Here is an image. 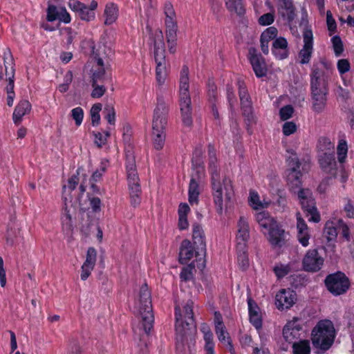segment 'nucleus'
<instances>
[{
	"label": "nucleus",
	"instance_id": "nucleus-6",
	"mask_svg": "<svg viewBox=\"0 0 354 354\" xmlns=\"http://www.w3.org/2000/svg\"><path fill=\"white\" fill-rule=\"evenodd\" d=\"M335 338L333 323L329 319L319 320L311 332V341L315 348L323 352L330 349Z\"/></svg>",
	"mask_w": 354,
	"mask_h": 354
},
{
	"label": "nucleus",
	"instance_id": "nucleus-48",
	"mask_svg": "<svg viewBox=\"0 0 354 354\" xmlns=\"http://www.w3.org/2000/svg\"><path fill=\"white\" fill-rule=\"evenodd\" d=\"M89 206L94 213H99L101 212L102 202L100 198L96 196H91L88 194Z\"/></svg>",
	"mask_w": 354,
	"mask_h": 354
},
{
	"label": "nucleus",
	"instance_id": "nucleus-29",
	"mask_svg": "<svg viewBox=\"0 0 354 354\" xmlns=\"http://www.w3.org/2000/svg\"><path fill=\"white\" fill-rule=\"evenodd\" d=\"M225 3L227 9L230 12H235L240 17L245 15V8L243 0H225Z\"/></svg>",
	"mask_w": 354,
	"mask_h": 354
},
{
	"label": "nucleus",
	"instance_id": "nucleus-35",
	"mask_svg": "<svg viewBox=\"0 0 354 354\" xmlns=\"http://www.w3.org/2000/svg\"><path fill=\"white\" fill-rule=\"evenodd\" d=\"M201 331L203 333V339L205 341V348H215V343L214 342V335L209 328L207 326H204L201 328Z\"/></svg>",
	"mask_w": 354,
	"mask_h": 354
},
{
	"label": "nucleus",
	"instance_id": "nucleus-58",
	"mask_svg": "<svg viewBox=\"0 0 354 354\" xmlns=\"http://www.w3.org/2000/svg\"><path fill=\"white\" fill-rule=\"evenodd\" d=\"M237 262L243 270H246L249 266V258L248 253L237 254Z\"/></svg>",
	"mask_w": 354,
	"mask_h": 354
},
{
	"label": "nucleus",
	"instance_id": "nucleus-14",
	"mask_svg": "<svg viewBox=\"0 0 354 354\" xmlns=\"http://www.w3.org/2000/svg\"><path fill=\"white\" fill-rule=\"evenodd\" d=\"M248 59L257 77L261 78L266 76L268 67L265 58L261 53H257L256 48H250L249 49Z\"/></svg>",
	"mask_w": 354,
	"mask_h": 354
},
{
	"label": "nucleus",
	"instance_id": "nucleus-46",
	"mask_svg": "<svg viewBox=\"0 0 354 354\" xmlns=\"http://www.w3.org/2000/svg\"><path fill=\"white\" fill-rule=\"evenodd\" d=\"M215 333L218 339L221 343H225L228 341L229 338H231L225 325L221 326H216Z\"/></svg>",
	"mask_w": 354,
	"mask_h": 354
},
{
	"label": "nucleus",
	"instance_id": "nucleus-54",
	"mask_svg": "<svg viewBox=\"0 0 354 354\" xmlns=\"http://www.w3.org/2000/svg\"><path fill=\"white\" fill-rule=\"evenodd\" d=\"M274 21V15L273 13L268 12L262 15L258 19V23L261 26H269Z\"/></svg>",
	"mask_w": 354,
	"mask_h": 354
},
{
	"label": "nucleus",
	"instance_id": "nucleus-56",
	"mask_svg": "<svg viewBox=\"0 0 354 354\" xmlns=\"http://www.w3.org/2000/svg\"><path fill=\"white\" fill-rule=\"evenodd\" d=\"M297 125L294 122H286L282 127L284 136H289L297 131Z\"/></svg>",
	"mask_w": 354,
	"mask_h": 354
},
{
	"label": "nucleus",
	"instance_id": "nucleus-55",
	"mask_svg": "<svg viewBox=\"0 0 354 354\" xmlns=\"http://www.w3.org/2000/svg\"><path fill=\"white\" fill-rule=\"evenodd\" d=\"M337 68L339 74L342 75L350 71L351 64L348 59H341L337 62Z\"/></svg>",
	"mask_w": 354,
	"mask_h": 354
},
{
	"label": "nucleus",
	"instance_id": "nucleus-39",
	"mask_svg": "<svg viewBox=\"0 0 354 354\" xmlns=\"http://www.w3.org/2000/svg\"><path fill=\"white\" fill-rule=\"evenodd\" d=\"M300 331L298 328L291 329L289 328L283 327V337L285 340L289 343H291L294 339H297L300 337Z\"/></svg>",
	"mask_w": 354,
	"mask_h": 354
},
{
	"label": "nucleus",
	"instance_id": "nucleus-52",
	"mask_svg": "<svg viewBox=\"0 0 354 354\" xmlns=\"http://www.w3.org/2000/svg\"><path fill=\"white\" fill-rule=\"evenodd\" d=\"M293 112L294 109L291 105L283 106L279 110L280 119L283 121L290 119L292 116Z\"/></svg>",
	"mask_w": 354,
	"mask_h": 354
},
{
	"label": "nucleus",
	"instance_id": "nucleus-27",
	"mask_svg": "<svg viewBox=\"0 0 354 354\" xmlns=\"http://www.w3.org/2000/svg\"><path fill=\"white\" fill-rule=\"evenodd\" d=\"M119 14V8L116 3L113 2L108 3L104 9V15H105V25H111L113 24L118 19Z\"/></svg>",
	"mask_w": 354,
	"mask_h": 354
},
{
	"label": "nucleus",
	"instance_id": "nucleus-3",
	"mask_svg": "<svg viewBox=\"0 0 354 354\" xmlns=\"http://www.w3.org/2000/svg\"><path fill=\"white\" fill-rule=\"evenodd\" d=\"M184 320L182 318L181 310L179 306H175L174 315L176 319V348L178 353H183L185 350V344L187 342V337L192 330H196V323L194 318L193 301H188L183 307Z\"/></svg>",
	"mask_w": 354,
	"mask_h": 354
},
{
	"label": "nucleus",
	"instance_id": "nucleus-18",
	"mask_svg": "<svg viewBox=\"0 0 354 354\" xmlns=\"http://www.w3.org/2000/svg\"><path fill=\"white\" fill-rule=\"evenodd\" d=\"M68 6L78 15V17L82 21L89 22L93 21L95 18V12L91 10L88 6L80 1H70Z\"/></svg>",
	"mask_w": 354,
	"mask_h": 354
},
{
	"label": "nucleus",
	"instance_id": "nucleus-19",
	"mask_svg": "<svg viewBox=\"0 0 354 354\" xmlns=\"http://www.w3.org/2000/svg\"><path fill=\"white\" fill-rule=\"evenodd\" d=\"M193 245L197 246V254L206 253L205 235L203 227L198 223L192 225Z\"/></svg>",
	"mask_w": 354,
	"mask_h": 354
},
{
	"label": "nucleus",
	"instance_id": "nucleus-36",
	"mask_svg": "<svg viewBox=\"0 0 354 354\" xmlns=\"http://www.w3.org/2000/svg\"><path fill=\"white\" fill-rule=\"evenodd\" d=\"M317 147L320 153L334 151V144L327 137H321L319 139Z\"/></svg>",
	"mask_w": 354,
	"mask_h": 354
},
{
	"label": "nucleus",
	"instance_id": "nucleus-24",
	"mask_svg": "<svg viewBox=\"0 0 354 354\" xmlns=\"http://www.w3.org/2000/svg\"><path fill=\"white\" fill-rule=\"evenodd\" d=\"M279 15L289 24L292 23L295 17V8L292 0H281L278 7Z\"/></svg>",
	"mask_w": 354,
	"mask_h": 354
},
{
	"label": "nucleus",
	"instance_id": "nucleus-13",
	"mask_svg": "<svg viewBox=\"0 0 354 354\" xmlns=\"http://www.w3.org/2000/svg\"><path fill=\"white\" fill-rule=\"evenodd\" d=\"M304 45L299 52V63L307 64L310 62L313 53V34L310 28H306L303 32Z\"/></svg>",
	"mask_w": 354,
	"mask_h": 354
},
{
	"label": "nucleus",
	"instance_id": "nucleus-5",
	"mask_svg": "<svg viewBox=\"0 0 354 354\" xmlns=\"http://www.w3.org/2000/svg\"><path fill=\"white\" fill-rule=\"evenodd\" d=\"M255 217L270 245L273 247L281 248L286 243L285 230L282 227L268 212H258Z\"/></svg>",
	"mask_w": 354,
	"mask_h": 354
},
{
	"label": "nucleus",
	"instance_id": "nucleus-15",
	"mask_svg": "<svg viewBox=\"0 0 354 354\" xmlns=\"http://www.w3.org/2000/svg\"><path fill=\"white\" fill-rule=\"evenodd\" d=\"M296 292L288 288L280 290L275 296V304L279 310L289 309L295 303Z\"/></svg>",
	"mask_w": 354,
	"mask_h": 354
},
{
	"label": "nucleus",
	"instance_id": "nucleus-30",
	"mask_svg": "<svg viewBox=\"0 0 354 354\" xmlns=\"http://www.w3.org/2000/svg\"><path fill=\"white\" fill-rule=\"evenodd\" d=\"M293 354H310V342L307 339L299 340L292 344Z\"/></svg>",
	"mask_w": 354,
	"mask_h": 354
},
{
	"label": "nucleus",
	"instance_id": "nucleus-11",
	"mask_svg": "<svg viewBox=\"0 0 354 354\" xmlns=\"http://www.w3.org/2000/svg\"><path fill=\"white\" fill-rule=\"evenodd\" d=\"M3 60L6 75L8 76L6 81L8 82L6 87L7 93L9 92H15V61L10 48H7L3 50Z\"/></svg>",
	"mask_w": 354,
	"mask_h": 354
},
{
	"label": "nucleus",
	"instance_id": "nucleus-28",
	"mask_svg": "<svg viewBox=\"0 0 354 354\" xmlns=\"http://www.w3.org/2000/svg\"><path fill=\"white\" fill-rule=\"evenodd\" d=\"M237 227L236 240L248 241L250 237L249 224L243 216L239 218Z\"/></svg>",
	"mask_w": 354,
	"mask_h": 354
},
{
	"label": "nucleus",
	"instance_id": "nucleus-8",
	"mask_svg": "<svg viewBox=\"0 0 354 354\" xmlns=\"http://www.w3.org/2000/svg\"><path fill=\"white\" fill-rule=\"evenodd\" d=\"M140 313L141 324L145 333L149 335L153 328L154 315L153 313L151 291L147 283L143 284L140 289Z\"/></svg>",
	"mask_w": 354,
	"mask_h": 354
},
{
	"label": "nucleus",
	"instance_id": "nucleus-12",
	"mask_svg": "<svg viewBox=\"0 0 354 354\" xmlns=\"http://www.w3.org/2000/svg\"><path fill=\"white\" fill-rule=\"evenodd\" d=\"M324 262L317 249L309 250L303 258L302 267L306 272H317L322 269Z\"/></svg>",
	"mask_w": 354,
	"mask_h": 354
},
{
	"label": "nucleus",
	"instance_id": "nucleus-34",
	"mask_svg": "<svg viewBox=\"0 0 354 354\" xmlns=\"http://www.w3.org/2000/svg\"><path fill=\"white\" fill-rule=\"evenodd\" d=\"M83 171V168L78 167L75 171V174H74L71 178H68L67 186H63V194L66 192V187H68L70 191H73L76 188L77 185L80 183L79 175L80 174L81 171Z\"/></svg>",
	"mask_w": 354,
	"mask_h": 354
},
{
	"label": "nucleus",
	"instance_id": "nucleus-41",
	"mask_svg": "<svg viewBox=\"0 0 354 354\" xmlns=\"http://www.w3.org/2000/svg\"><path fill=\"white\" fill-rule=\"evenodd\" d=\"M214 203L215 204L216 212L221 214L223 213V190H217L212 192Z\"/></svg>",
	"mask_w": 354,
	"mask_h": 354
},
{
	"label": "nucleus",
	"instance_id": "nucleus-51",
	"mask_svg": "<svg viewBox=\"0 0 354 354\" xmlns=\"http://www.w3.org/2000/svg\"><path fill=\"white\" fill-rule=\"evenodd\" d=\"M95 136V143L99 147L101 148L103 145L106 144V139L110 136V133L109 131H106L102 134L100 132H97L94 133Z\"/></svg>",
	"mask_w": 354,
	"mask_h": 354
},
{
	"label": "nucleus",
	"instance_id": "nucleus-61",
	"mask_svg": "<svg viewBox=\"0 0 354 354\" xmlns=\"http://www.w3.org/2000/svg\"><path fill=\"white\" fill-rule=\"evenodd\" d=\"M93 88L91 92V97L93 98H100L104 95L106 92V88L103 85H98L97 83H95L94 86H92Z\"/></svg>",
	"mask_w": 354,
	"mask_h": 354
},
{
	"label": "nucleus",
	"instance_id": "nucleus-38",
	"mask_svg": "<svg viewBox=\"0 0 354 354\" xmlns=\"http://www.w3.org/2000/svg\"><path fill=\"white\" fill-rule=\"evenodd\" d=\"M60 6L50 4L46 9V20L48 22H53L58 20L59 16Z\"/></svg>",
	"mask_w": 354,
	"mask_h": 354
},
{
	"label": "nucleus",
	"instance_id": "nucleus-40",
	"mask_svg": "<svg viewBox=\"0 0 354 354\" xmlns=\"http://www.w3.org/2000/svg\"><path fill=\"white\" fill-rule=\"evenodd\" d=\"M97 261V251L93 247H89L86 254V259L83 264L95 268Z\"/></svg>",
	"mask_w": 354,
	"mask_h": 354
},
{
	"label": "nucleus",
	"instance_id": "nucleus-62",
	"mask_svg": "<svg viewBox=\"0 0 354 354\" xmlns=\"http://www.w3.org/2000/svg\"><path fill=\"white\" fill-rule=\"evenodd\" d=\"M326 24L329 32H334L337 29V24L330 10L326 12Z\"/></svg>",
	"mask_w": 354,
	"mask_h": 354
},
{
	"label": "nucleus",
	"instance_id": "nucleus-42",
	"mask_svg": "<svg viewBox=\"0 0 354 354\" xmlns=\"http://www.w3.org/2000/svg\"><path fill=\"white\" fill-rule=\"evenodd\" d=\"M71 115L72 118L75 120V125L77 127H80L84 119V110L82 107L77 106L74 109H73L71 111Z\"/></svg>",
	"mask_w": 354,
	"mask_h": 354
},
{
	"label": "nucleus",
	"instance_id": "nucleus-9",
	"mask_svg": "<svg viewBox=\"0 0 354 354\" xmlns=\"http://www.w3.org/2000/svg\"><path fill=\"white\" fill-rule=\"evenodd\" d=\"M189 88V77H180L179 106L183 124L187 127H191L193 124L192 101Z\"/></svg>",
	"mask_w": 354,
	"mask_h": 354
},
{
	"label": "nucleus",
	"instance_id": "nucleus-53",
	"mask_svg": "<svg viewBox=\"0 0 354 354\" xmlns=\"http://www.w3.org/2000/svg\"><path fill=\"white\" fill-rule=\"evenodd\" d=\"M104 112H106V115L104 116L105 119L110 124L114 125L115 122V111L113 106L106 105L104 107Z\"/></svg>",
	"mask_w": 354,
	"mask_h": 354
},
{
	"label": "nucleus",
	"instance_id": "nucleus-50",
	"mask_svg": "<svg viewBox=\"0 0 354 354\" xmlns=\"http://www.w3.org/2000/svg\"><path fill=\"white\" fill-rule=\"evenodd\" d=\"M249 202L250 205L254 209H259L263 207L261 201L259 199V196L257 192H250Z\"/></svg>",
	"mask_w": 354,
	"mask_h": 354
},
{
	"label": "nucleus",
	"instance_id": "nucleus-7",
	"mask_svg": "<svg viewBox=\"0 0 354 354\" xmlns=\"http://www.w3.org/2000/svg\"><path fill=\"white\" fill-rule=\"evenodd\" d=\"M125 167L129 190L130 203L133 207H136L141 203L142 189L135 158L132 154L127 155Z\"/></svg>",
	"mask_w": 354,
	"mask_h": 354
},
{
	"label": "nucleus",
	"instance_id": "nucleus-44",
	"mask_svg": "<svg viewBox=\"0 0 354 354\" xmlns=\"http://www.w3.org/2000/svg\"><path fill=\"white\" fill-rule=\"evenodd\" d=\"M331 42L334 50L335 55L339 57L344 51V45L339 36L335 35L331 38Z\"/></svg>",
	"mask_w": 354,
	"mask_h": 354
},
{
	"label": "nucleus",
	"instance_id": "nucleus-10",
	"mask_svg": "<svg viewBox=\"0 0 354 354\" xmlns=\"http://www.w3.org/2000/svg\"><path fill=\"white\" fill-rule=\"evenodd\" d=\"M324 284L328 292L334 296L345 294L351 286L348 277L341 271L328 274L324 279Z\"/></svg>",
	"mask_w": 354,
	"mask_h": 354
},
{
	"label": "nucleus",
	"instance_id": "nucleus-37",
	"mask_svg": "<svg viewBox=\"0 0 354 354\" xmlns=\"http://www.w3.org/2000/svg\"><path fill=\"white\" fill-rule=\"evenodd\" d=\"M102 110V104L100 103H96L93 104L91 109L90 113L91 118L92 125L97 126L100 122V112Z\"/></svg>",
	"mask_w": 354,
	"mask_h": 354
},
{
	"label": "nucleus",
	"instance_id": "nucleus-59",
	"mask_svg": "<svg viewBox=\"0 0 354 354\" xmlns=\"http://www.w3.org/2000/svg\"><path fill=\"white\" fill-rule=\"evenodd\" d=\"M59 23L63 22L66 24H69L71 21V17L69 12L66 10L64 6H60L59 16L58 18Z\"/></svg>",
	"mask_w": 354,
	"mask_h": 354
},
{
	"label": "nucleus",
	"instance_id": "nucleus-49",
	"mask_svg": "<svg viewBox=\"0 0 354 354\" xmlns=\"http://www.w3.org/2000/svg\"><path fill=\"white\" fill-rule=\"evenodd\" d=\"M211 175V187L212 192H216L217 190H223V186L221 183V176L220 173L210 174Z\"/></svg>",
	"mask_w": 354,
	"mask_h": 354
},
{
	"label": "nucleus",
	"instance_id": "nucleus-64",
	"mask_svg": "<svg viewBox=\"0 0 354 354\" xmlns=\"http://www.w3.org/2000/svg\"><path fill=\"white\" fill-rule=\"evenodd\" d=\"M273 271L277 279H282L289 272V268L287 266H274Z\"/></svg>",
	"mask_w": 354,
	"mask_h": 354
},
{
	"label": "nucleus",
	"instance_id": "nucleus-4",
	"mask_svg": "<svg viewBox=\"0 0 354 354\" xmlns=\"http://www.w3.org/2000/svg\"><path fill=\"white\" fill-rule=\"evenodd\" d=\"M156 100L157 103L153 110L152 120L151 141L154 149L160 151L162 149L165 143L166 127L169 109L162 95H158Z\"/></svg>",
	"mask_w": 354,
	"mask_h": 354
},
{
	"label": "nucleus",
	"instance_id": "nucleus-33",
	"mask_svg": "<svg viewBox=\"0 0 354 354\" xmlns=\"http://www.w3.org/2000/svg\"><path fill=\"white\" fill-rule=\"evenodd\" d=\"M348 146L345 140L342 139L338 142L337 147V153L338 161L340 163H344L347 158Z\"/></svg>",
	"mask_w": 354,
	"mask_h": 354
},
{
	"label": "nucleus",
	"instance_id": "nucleus-20",
	"mask_svg": "<svg viewBox=\"0 0 354 354\" xmlns=\"http://www.w3.org/2000/svg\"><path fill=\"white\" fill-rule=\"evenodd\" d=\"M154 59L158 65V63L165 64V47L163 41V34L161 30L156 31L153 39Z\"/></svg>",
	"mask_w": 354,
	"mask_h": 354
},
{
	"label": "nucleus",
	"instance_id": "nucleus-23",
	"mask_svg": "<svg viewBox=\"0 0 354 354\" xmlns=\"http://www.w3.org/2000/svg\"><path fill=\"white\" fill-rule=\"evenodd\" d=\"M241 109L246 124V130L248 134L252 133V127L257 123V118L253 113L252 101L241 102Z\"/></svg>",
	"mask_w": 354,
	"mask_h": 354
},
{
	"label": "nucleus",
	"instance_id": "nucleus-1",
	"mask_svg": "<svg viewBox=\"0 0 354 354\" xmlns=\"http://www.w3.org/2000/svg\"><path fill=\"white\" fill-rule=\"evenodd\" d=\"M288 169L286 170L287 183L290 191L297 193L301 208L306 216H310L309 221L318 223L320 215L316 207L315 199L308 189L301 188V177L304 173H307L310 169V160L307 158L299 160L297 157H290L288 160Z\"/></svg>",
	"mask_w": 354,
	"mask_h": 354
},
{
	"label": "nucleus",
	"instance_id": "nucleus-22",
	"mask_svg": "<svg viewBox=\"0 0 354 354\" xmlns=\"http://www.w3.org/2000/svg\"><path fill=\"white\" fill-rule=\"evenodd\" d=\"M203 177V175L192 174L188 189V201L191 205L198 203L200 195L199 183Z\"/></svg>",
	"mask_w": 354,
	"mask_h": 354
},
{
	"label": "nucleus",
	"instance_id": "nucleus-2",
	"mask_svg": "<svg viewBox=\"0 0 354 354\" xmlns=\"http://www.w3.org/2000/svg\"><path fill=\"white\" fill-rule=\"evenodd\" d=\"M333 64L326 57L315 59L310 73V86L312 109L317 113H322L329 95V75Z\"/></svg>",
	"mask_w": 354,
	"mask_h": 354
},
{
	"label": "nucleus",
	"instance_id": "nucleus-21",
	"mask_svg": "<svg viewBox=\"0 0 354 354\" xmlns=\"http://www.w3.org/2000/svg\"><path fill=\"white\" fill-rule=\"evenodd\" d=\"M271 51L276 59L282 60L287 58L289 55L287 39L283 37L275 38L272 42Z\"/></svg>",
	"mask_w": 354,
	"mask_h": 354
},
{
	"label": "nucleus",
	"instance_id": "nucleus-63",
	"mask_svg": "<svg viewBox=\"0 0 354 354\" xmlns=\"http://www.w3.org/2000/svg\"><path fill=\"white\" fill-rule=\"evenodd\" d=\"M310 234L308 231H297V240L303 247H307L309 244Z\"/></svg>",
	"mask_w": 354,
	"mask_h": 354
},
{
	"label": "nucleus",
	"instance_id": "nucleus-57",
	"mask_svg": "<svg viewBox=\"0 0 354 354\" xmlns=\"http://www.w3.org/2000/svg\"><path fill=\"white\" fill-rule=\"evenodd\" d=\"M278 33V30L277 28L274 26L268 27L266 30H264L261 35V37L267 39L268 41H270L272 39H274Z\"/></svg>",
	"mask_w": 354,
	"mask_h": 354
},
{
	"label": "nucleus",
	"instance_id": "nucleus-32",
	"mask_svg": "<svg viewBox=\"0 0 354 354\" xmlns=\"http://www.w3.org/2000/svg\"><path fill=\"white\" fill-rule=\"evenodd\" d=\"M324 234L328 241L335 240L337 236V230L333 221H327L324 225Z\"/></svg>",
	"mask_w": 354,
	"mask_h": 354
},
{
	"label": "nucleus",
	"instance_id": "nucleus-26",
	"mask_svg": "<svg viewBox=\"0 0 354 354\" xmlns=\"http://www.w3.org/2000/svg\"><path fill=\"white\" fill-rule=\"evenodd\" d=\"M31 107L32 106L29 101L26 100H21L15 106L12 114L14 123L19 124L21 122L22 118L30 111Z\"/></svg>",
	"mask_w": 354,
	"mask_h": 354
},
{
	"label": "nucleus",
	"instance_id": "nucleus-31",
	"mask_svg": "<svg viewBox=\"0 0 354 354\" xmlns=\"http://www.w3.org/2000/svg\"><path fill=\"white\" fill-rule=\"evenodd\" d=\"M63 200L64 201L65 206L63 208L62 216L61 219L64 230L69 231L71 230L73 228L72 218L70 214V211L67 207L66 197L63 196Z\"/></svg>",
	"mask_w": 354,
	"mask_h": 354
},
{
	"label": "nucleus",
	"instance_id": "nucleus-16",
	"mask_svg": "<svg viewBox=\"0 0 354 354\" xmlns=\"http://www.w3.org/2000/svg\"><path fill=\"white\" fill-rule=\"evenodd\" d=\"M197 246L193 245L188 239H185L182 241L180 252H179V262L181 264H187L194 256L196 258H200L201 256H205V254H197Z\"/></svg>",
	"mask_w": 354,
	"mask_h": 354
},
{
	"label": "nucleus",
	"instance_id": "nucleus-17",
	"mask_svg": "<svg viewBox=\"0 0 354 354\" xmlns=\"http://www.w3.org/2000/svg\"><path fill=\"white\" fill-rule=\"evenodd\" d=\"M318 162L321 169L326 173L335 174L337 171V162L335 151H325L318 156Z\"/></svg>",
	"mask_w": 354,
	"mask_h": 354
},
{
	"label": "nucleus",
	"instance_id": "nucleus-60",
	"mask_svg": "<svg viewBox=\"0 0 354 354\" xmlns=\"http://www.w3.org/2000/svg\"><path fill=\"white\" fill-rule=\"evenodd\" d=\"M194 268V266L189 265V267L183 268L180 272V277L183 281H187L192 279V269Z\"/></svg>",
	"mask_w": 354,
	"mask_h": 354
},
{
	"label": "nucleus",
	"instance_id": "nucleus-45",
	"mask_svg": "<svg viewBox=\"0 0 354 354\" xmlns=\"http://www.w3.org/2000/svg\"><path fill=\"white\" fill-rule=\"evenodd\" d=\"M105 72V67H98L94 70L92 74L91 86H94L95 83H98L99 82H103Z\"/></svg>",
	"mask_w": 354,
	"mask_h": 354
},
{
	"label": "nucleus",
	"instance_id": "nucleus-25",
	"mask_svg": "<svg viewBox=\"0 0 354 354\" xmlns=\"http://www.w3.org/2000/svg\"><path fill=\"white\" fill-rule=\"evenodd\" d=\"M192 174L205 175V165L203 158V151L201 149H196L192 158Z\"/></svg>",
	"mask_w": 354,
	"mask_h": 354
},
{
	"label": "nucleus",
	"instance_id": "nucleus-47",
	"mask_svg": "<svg viewBox=\"0 0 354 354\" xmlns=\"http://www.w3.org/2000/svg\"><path fill=\"white\" fill-rule=\"evenodd\" d=\"M207 97L211 104L216 103L217 100V86L210 80L207 83Z\"/></svg>",
	"mask_w": 354,
	"mask_h": 354
},
{
	"label": "nucleus",
	"instance_id": "nucleus-43",
	"mask_svg": "<svg viewBox=\"0 0 354 354\" xmlns=\"http://www.w3.org/2000/svg\"><path fill=\"white\" fill-rule=\"evenodd\" d=\"M156 78L159 85H162L166 79V67L165 64L158 63L156 68Z\"/></svg>",
	"mask_w": 354,
	"mask_h": 354
}]
</instances>
